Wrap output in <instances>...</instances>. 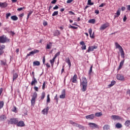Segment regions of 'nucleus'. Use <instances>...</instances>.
I'll use <instances>...</instances> for the list:
<instances>
[{"label": "nucleus", "mask_w": 130, "mask_h": 130, "mask_svg": "<svg viewBox=\"0 0 130 130\" xmlns=\"http://www.w3.org/2000/svg\"><path fill=\"white\" fill-rule=\"evenodd\" d=\"M5 105V103L3 101H0V110L4 107V105Z\"/></svg>", "instance_id": "nucleus-34"}, {"label": "nucleus", "mask_w": 130, "mask_h": 130, "mask_svg": "<svg viewBox=\"0 0 130 130\" xmlns=\"http://www.w3.org/2000/svg\"><path fill=\"white\" fill-rule=\"evenodd\" d=\"M87 3L88 5H89V6H93V5H94V3H92L91 0H88Z\"/></svg>", "instance_id": "nucleus-46"}, {"label": "nucleus", "mask_w": 130, "mask_h": 130, "mask_svg": "<svg viewBox=\"0 0 130 130\" xmlns=\"http://www.w3.org/2000/svg\"><path fill=\"white\" fill-rule=\"evenodd\" d=\"M116 127H117V128H121V127H122V125L119 123H118L116 124Z\"/></svg>", "instance_id": "nucleus-38"}, {"label": "nucleus", "mask_w": 130, "mask_h": 130, "mask_svg": "<svg viewBox=\"0 0 130 130\" xmlns=\"http://www.w3.org/2000/svg\"><path fill=\"white\" fill-rule=\"evenodd\" d=\"M88 86V80L85 77H82L80 82V86L82 87L81 91L86 92L87 91V87Z\"/></svg>", "instance_id": "nucleus-1"}, {"label": "nucleus", "mask_w": 130, "mask_h": 130, "mask_svg": "<svg viewBox=\"0 0 130 130\" xmlns=\"http://www.w3.org/2000/svg\"><path fill=\"white\" fill-rule=\"evenodd\" d=\"M77 127H79V128H80V129H84V127L83 126H82L81 124H79L78 123L76 124V126Z\"/></svg>", "instance_id": "nucleus-28"}, {"label": "nucleus", "mask_w": 130, "mask_h": 130, "mask_svg": "<svg viewBox=\"0 0 130 130\" xmlns=\"http://www.w3.org/2000/svg\"><path fill=\"white\" fill-rule=\"evenodd\" d=\"M11 19L13 21H17V20H18V17L16 15H14L11 17Z\"/></svg>", "instance_id": "nucleus-29"}, {"label": "nucleus", "mask_w": 130, "mask_h": 130, "mask_svg": "<svg viewBox=\"0 0 130 130\" xmlns=\"http://www.w3.org/2000/svg\"><path fill=\"white\" fill-rule=\"evenodd\" d=\"M116 83V82H115V81H114V80L111 81V84H110L108 85L109 88H111V87H112L113 86H114V85H115Z\"/></svg>", "instance_id": "nucleus-24"}, {"label": "nucleus", "mask_w": 130, "mask_h": 130, "mask_svg": "<svg viewBox=\"0 0 130 130\" xmlns=\"http://www.w3.org/2000/svg\"><path fill=\"white\" fill-rule=\"evenodd\" d=\"M52 46V43L49 42V44H47V46L46 47V49H50Z\"/></svg>", "instance_id": "nucleus-22"}, {"label": "nucleus", "mask_w": 130, "mask_h": 130, "mask_svg": "<svg viewBox=\"0 0 130 130\" xmlns=\"http://www.w3.org/2000/svg\"><path fill=\"white\" fill-rule=\"evenodd\" d=\"M11 13H7L6 14V19H9V17H10V16H11Z\"/></svg>", "instance_id": "nucleus-52"}, {"label": "nucleus", "mask_w": 130, "mask_h": 130, "mask_svg": "<svg viewBox=\"0 0 130 130\" xmlns=\"http://www.w3.org/2000/svg\"><path fill=\"white\" fill-rule=\"evenodd\" d=\"M102 113L98 112L95 114V116H96L97 117H100V116H102Z\"/></svg>", "instance_id": "nucleus-37"}, {"label": "nucleus", "mask_w": 130, "mask_h": 130, "mask_svg": "<svg viewBox=\"0 0 130 130\" xmlns=\"http://www.w3.org/2000/svg\"><path fill=\"white\" fill-rule=\"evenodd\" d=\"M98 48V47L95 45L89 46L88 47L87 51V52H90V51H94V49H97Z\"/></svg>", "instance_id": "nucleus-6"}, {"label": "nucleus", "mask_w": 130, "mask_h": 130, "mask_svg": "<svg viewBox=\"0 0 130 130\" xmlns=\"http://www.w3.org/2000/svg\"><path fill=\"white\" fill-rule=\"evenodd\" d=\"M25 9V7H23V8H18L17 9V11L18 12H21V11H22L23 9Z\"/></svg>", "instance_id": "nucleus-53"}, {"label": "nucleus", "mask_w": 130, "mask_h": 130, "mask_svg": "<svg viewBox=\"0 0 130 130\" xmlns=\"http://www.w3.org/2000/svg\"><path fill=\"white\" fill-rule=\"evenodd\" d=\"M111 118L113 119V120H119L121 119V118L118 115H112Z\"/></svg>", "instance_id": "nucleus-14"}, {"label": "nucleus", "mask_w": 130, "mask_h": 130, "mask_svg": "<svg viewBox=\"0 0 130 130\" xmlns=\"http://www.w3.org/2000/svg\"><path fill=\"white\" fill-rule=\"evenodd\" d=\"M58 15V11H55L53 13L52 16V17H54L55 16H57Z\"/></svg>", "instance_id": "nucleus-43"}, {"label": "nucleus", "mask_w": 130, "mask_h": 130, "mask_svg": "<svg viewBox=\"0 0 130 130\" xmlns=\"http://www.w3.org/2000/svg\"><path fill=\"white\" fill-rule=\"evenodd\" d=\"M70 123H71V124H72V125H74V126H76V125H77V123L73 121L72 120L70 121Z\"/></svg>", "instance_id": "nucleus-44"}, {"label": "nucleus", "mask_w": 130, "mask_h": 130, "mask_svg": "<svg viewBox=\"0 0 130 130\" xmlns=\"http://www.w3.org/2000/svg\"><path fill=\"white\" fill-rule=\"evenodd\" d=\"M88 125L90 128H99V126L95 123L89 122Z\"/></svg>", "instance_id": "nucleus-5"}, {"label": "nucleus", "mask_w": 130, "mask_h": 130, "mask_svg": "<svg viewBox=\"0 0 130 130\" xmlns=\"http://www.w3.org/2000/svg\"><path fill=\"white\" fill-rule=\"evenodd\" d=\"M9 41H10V40L5 35L0 36V43H6L9 42Z\"/></svg>", "instance_id": "nucleus-2"}, {"label": "nucleus", "mask_w": 130, "mask_h": 130, "mask_svg": "<svg viewBox=\"0 0 130 130\" xmlns=\"http://www.w3.org/2000/svg\"><path fill=\"white\" fill-rule=\"evenodd\" d=\"M116 78L119 81H123L124 80V77L120 74L117 75Z\"/></svg>", "instance_id": "nucleus-15"}, {"label": "nucleus", "mask_w": 130, "mask_h": 130, "mask_svg": "<svg viewBox=\"0 0 130 130\" xmlns=\"http://www.w3.org/2000/svg\"><path fill=\"white\" fill-rule=\"evenodd\" d=\"M60 99H64L66 98V89H63L61 91V94L59 95Z\"/></svg>", "instance_id": "nucleus-11"}, {"label": "nucleus", "mask_w": 130, "mask_h": 130, "mask_svg": "<svg viewBox=\"0 0 130 130\" xmlns=\"http://www.w3.org/2000/svg\"><path fill=\"white\" fill-rule=\"evenodd\" d=\"M34 89L35 91H36V92H38L39 88L37 87V86H36V85H35Z\"/></svg>", "instance_id": "nucleus-51"}, {"label": "nucleus", "mask_w": 130, "mask_h": 130, "mask_svg": "<svg viewBox=\"0 0 130 130\" xmlns=\"http://www.w3.org/2000/svg\"><path fill=\"white\" fill-rule=\"evenodd\" d=\"M66 62L68 64V65L69 66V68H71V66H72V63H71V60H70V58H68L67 60H66Z\"/></svg>", "instance_id": "nucleus-36"}, {"label": "nucleus", "mask_w": 130, "mask_h": 130, "mask_svg": "<svg viewBox=\"0 0 130 130\" xmlns=\"http://www.w3.org/2000/svg\"><path fill=\"white\" fill-rule=\"evenodd\" d=\"M12 111H13V112H17V107H16V106H14L13 108L12 109Z\"/></svg>", "instance_id": "nucleus-48"}, {"label": "nucleus", "mask_w": 130, "mask_h": 130, "mask_svg": "<svg viewBox=\"0 0 130 130\" xmlns=\"http://www.w3.org/2000/svg\"><path fill=\"white\" fill-rule=\"evenodd\" d=\"M107 27H109V23H105L101 25L100 28V30H105V29L107 28Z\"/></svg>", "instance_id": "nucleus-8"}, {"label": "nucleus", "mask_w": 130, "mask_h": 130, "mask_svg": "<svg viewBox=\"0 0 130 130\" xmlns=\"http://www.w3.org/2000/svg\"><path fill=\"white\" fill-rule=\"evenodd\" d=\"M58 35H60V32H59V30H56L54 32V36H58Z\"/></svg>", "instance_id": "nucleus-27"}, {"label": "nucleus", "mask_w": 130, "mask_h": 130, "mask_svg": "<svg viewBox=\"0 0 130 130\" xmlns=\"http://www.w3.org/2000/svg\"><path fill=\"white\" fill-rule=\"evenodd\" d=\"M46 66L48 68V69H49V68H50V64H49V63H47Z\"/></svg>", "instance_id": "nucleus-63"}, {"label": "nucleus", "mask_w": 130, "mask_h": 130, "mask_svg": "<svg viewBox=\"0 0 130 130\" xmlns=\"http://www.w3.org/2000/svg\"><path fill=\"white\" fill-rule=\"evenodd\" d=\"M38 52H39V50H34V51L30 52L28 54H27V56H30V55H34L35 53H38Z\"/></svg>", "instance_id": "nucleus-12"}, {"label": "nucleus", "mask_w": 130, "mask_h": 130, "mask_svg": "<svg viewBox=\"0 0 130 130\" xmlns=\"http://www.w3.org/2000/svg\"><path fill=\"white\" fill-rule=\"evenodd\" d=\"M121 53V56L123 58H124V51H123V49L119 51Z\"/></svg>", "instance_id": "nucleus-31"}, {"label": "nucleus", "mask_w": 130, "mask_h": 130, "mask_svg": "<svg viewBox=\"0 0 130 130\" xmlns=\"http://www.w3.org/2000/svg\"><path fill=\"white\" fill-rule=\"evenodd\" d=\"M43 24L44 26H47V21H44Z\"/></svg>", "instance_id": "nucleus-62"}, {"label": "nucleus", "mask_w": 130, "mask_h": 130, "mask_svg": "<svg viewBox=\"0 0 130 130\" xmlns=\"http://www.w3.org/2000/svg\"><path fill=\"white\" fill-rule=\"evenodd\" d=\"M8 7V3L7 2H0V8H7Z\"/></svg>", "instance_id": "nucleus-17"}, {"label": "nucleus", "mask_w": 130, "mask_h": 130, "mask_svg": "<svg viewBox=\"0 0 130 130\" xmlns=\"http://www.w3.org/2000/svg\"><path fill=\"white\" fill-rule=\"evenodd\" d=\"M92 71H93V65H91L89 71L88 72V75H90L92 73Z\"/></svg>", "instance_id": "nucleus-40"}, {"label": "nucleus", "mask_w": 130, "mask_h": 130, "mask_svg": "<svg viewBox=\"0 0 130 130\" xmlns=\"http://www.w3.org/2000/svg\"><path fill=\"white\" fill-rule=\"evenodd\" d=\"M54 100L56 101V104H58V98H57V94H56L55 96Z\"/></svg>", "instance_id": "nucleus-47"}, {"label": "nucleus", "mask_w": 130, "mask_h": 130, "mask_svg": "<svg viewBox=\"0 0 130 130\" xmlns=\"http://www.w3.org/2000/svg\"><path fill=\"white\" fill-rule=\"evenodd\" d=\"M36 98H37V92H35L32 95V98L31 100V104L32 106H34V105H35Z\"/></svg>", "instance_id": "nucleus-3"}, {"label": "nucleus", "mask_w": 130, "mask_h": 130, "mask_svg": "<svg viewBox=\"0 0 130 130\" xmlns=\"http://www.w3.org/2000/svg\"><path fill=\"white\" fill-rule=\"evenodd\" d=\"M78 81V75L75 74L72 78V83H77Z\"/></svg>", "instance_id": "nucleus-18"}, {"label": "nucleus", "mask_w": 130, "mask_h": 130, "mask_svg": "<svg viewBox=\"0 0 130 130\" xmlns=\"http://www.w3.org/2000/svg\"><path fill=\"white\" fill-rule=\"evenodd\" d=\"M105 5H106L105 3H102V4H101V5H100L99 7L102 8V7H104V6H105Z\"/></svg>", "instance_id": "nucleus-58"}, {"label": "nucleus", "mask_w": 130, "mask_h": 130, "mask_svg": "<svg viewBox=\"0 0 130 130\" xmlns=\"http://www.w3.org/2000/svg\"><path fill=\"white\" fill-rule=\"evenodd\" d=\"M127 19V18H126V16L124 15V18L123 19V22H125V21H126Z\"/></svg>", "instance_id": "nucleus-57"}, {"label": "nucleus", "mask_w": 130, "mask_h": 130, "mask_svg": "<svg viewBox=\"0 0 130 130\" xmlns=\"http://www.w3.org/2000/svg\"><path fill=\"white\" fill-rule=\"evenodd\" d=\"M42 89L43 90H44L45 89V82H44L43 84Z\"/></svg>", "instance_id": "nucleus-56"}, {"label": "nucleus", "mask_w": 130, "mask_h": 130, "mask_svg": "<svg viewBox=\"0 0 130 130\" xmlns=\"http://www.w3.org/2000/svg\"><path fill=\"white\" fill-rule=\"evenodd\" d=\"M123 63H124V60H122L120 62V64H119V66L118 70H121V68H122V66H123Z\"/></svg>", "instance_id": "nucleus-26"}, {"label": "nucleus", "mask_w": 130, "mask_h": 130, "mask_svg": "<svg viewBox=\"0 0 130 130\" xmlns=\"http://www.w3.org/2000/svg\"><path fill=\"white\" fill-rule=\"evenodd\" d=\"M17 126L23 127L25 126V123H24V121H20L17 123Z\"/></svg>", "instance_id": "nucleus-19"}, {"label": "nucleus", "mask_w": 130, "mask_h": 130, "mask_svg": "<svg viewBox=\"0 0 130 130\" xmlns=\"http://www.w3.org/2000/svg\"><path fill=\"white\" fill-rule=\"evenodd\" d=\"M103 129L104 130H109V129H110V125H109V124H105L103 127Z\"/></svg>", "instance_id": "nucleus-21"}, {"label": "nucleus", "mask_w": 130, "mask_h": 130, "mask_svg": "<svg viewBox=\"0 0 130 130\" xmlns=\"http://www.w3.org/2000/svg\"><path fill=\"white\" fill-rule=\"evenodd\" d=\"M38 83V81H37V79L35 77H32V81L30 83L31 86H36V84Z\"/></svg>", "instance_id": "nucleus-9"}, {"label": "nucleus", "mask_w": 130, "mask_h": 130, "mask_svg": "<svg viewBox=\"0 0 130 130\" xmlns=\"http://www.w3.org/2000/svg\"><path fill=\"white\" fill-rule=\"evenodd\" d=\"M55 60V58H53L52 60H50V63L51 64V67L53 68V66L54 64V61Z\"/></svg>", "instance_id": "nucleus-30"}, {"label": "nucleus", "mask_w": 130, "mask_h": 130, "mask_svg": "<svg viewBox=\"0 0 130 130\" xmlns=\"http://www.w3.org/2000/svg\"><path fill=\"white\" fill-rule=\"evenodd\" d=\"M49 110V107H47L46 108L44 109L42 111V113L44 114V115H47V114H48V111Z\"/></svg>", "instance_id": "nucleus-10"}, {"label": "nucleus", "mask_w": 130, "mask_h": 130, "mask_svg": "<svg viewBox=\"0 0 130 130\" xmlns=\"http://www.w3.org/2000/svg\"><path fill=\"white\" fill-rule=\"evenodd\" d=\"M116 15L115 17H119V16H120V10H118L116 13Z\"/></svg>", "instance_id": "nucleus-42"}, {"label": "nucleus", "mask_w": 130, "mask_h": 130, "mask_svg": "<svg viewBox=\"0 0 130 130\" xmlns=\"http://www.w3.org/2000/svg\"><path fill=\"white\" fill-rule=\"evenodd\" d=\"M74 2V0H68L67 1V4H71V3H73Z\"/></svg>", "instance_id": "nucleus-55"}, {"label": "nucleus", "mask_w": 130, "mask_h": 130, "mask_svg": "<svg viewBox=\"0 0 130 130\" xmlns=\"http://www.w3.org/2000/svg\"><path fill=\"white\" fill-rule=\"evenodd\" d=\"M17 78H18V74L14 73L13 74V82L15 81V80H17Z\"/></svg>", "instance_id": "nucleus-32"}, {"label": "nucleus", "mask_w": 130, "mask_h": 130, "mask_svg": "<svg viewBox=\"0 0 130 130\" xmlns=\"http://www.w3.org/2000/svg\"><path fill=\"white\" fill-rule=\"evenodd\" d=\"M34 67L40 66V62L39 61H35L33 62Z\"/></svg>", "instance_id": "nucleus-23"}, {"label": "nucleus", "mask_w": 130, "mask_h": 130, "mask_svg": "<svg viewBox=\"0 0 130 130\" xmlns=\"http://www.w3.org/2000/svg\"><path fill=\"white\" fill-rule=\"evenodd\" d=\"M58 9V6L56 5L54 7H53V10H57Z\"/></svg>", "instance_id": "nucleus-61"}, {"label": "nucleus", "mask_w": 130, "mask_h": 130, "mask_svg": "<svg viewBox=\"0 0 130 130\" xmlns=\"http://www.w3.org/2000/svg\"><path fill=\"white\" fill-rule=\"evenodd\" d=\"M56 2H57V1H56V0H53L51 2V4H56Z\"/></svg>", "instance_id": "nucleus-59"}, {"label": "nucleus", "mask_w": 130, "mask_h": 130, "mask_svg": "<svg viewBox=\"0 0 130 130\" xmlns=\"http://www.w3.org/2000/svg\"><path fill=\"white\" fill-rule=\"evenodd\" d=\"M92 28H89L88 29V33L90 35V38L94 39V38H95V36H94V32H93L92 34Z\"/></svg>", "instance_id": "nucleus-16"}, {"label": "nucleus", "mask_w": 130, "mask_h": 130, "mask_svg": "<svg viewBox=\"0 0 130 130\" xmlns=\"http://www.w3.org/2000/svg\"><path fill=\"white\" fill-rule=\"evenodd\" d=\"M85 118L86 119L93 120V118H95V115H94V114L88 115L86 116Z\"/></svg>", "instance_id": "nucleus-13"}, {"label": "nucleus", "mask_w": 130, "mask_h": 130, "mask_svg": "<svg viewBox=\"0 0 130 130\" xmlns=\"http://www.w3.org/2000/svg\"><path fill=\"white\" fill-rule=\"evenodd\" d=\"M45 98V93L44 92H43L41 94V100H43Z\"/></svg>", "instance_id": "nucleus-41"}, {"label": "nucleus", "mask_w": 130, "mask_h": 130, "mask_svg": "<svg viewBox=\"0 0 130 130\" xmlns=\"http://www.w3.org/2000/svg\"><path fill=\"white\" fill-rule=\"evenodd\" d=\"M62 68H63L61 70V75H62V74L64 73V68H64V66H63Z\"/></svg>", "instance_id": "nucleus-54"}, {"label": "nucleus", "mask_w": 130, "mask_h": 130, "mask_svg": "<svg viewBox=\"0 0 130 130\" xmlns=\"http://www.w3.org/2000/svg\"><path fill=\"white\" fill-rule=\"evenodd\" d=\"M18 121H19V120L17 118H13L10 119V121H9V123L10 124H17V123H18Z\"/></svg>", "instance_id": "nucleus-4"}, {"label": "nucleus", "mask_w": 130, "mask_h": 130, "mask_svg": "<svg viewBox=\"0 0 130 130\" xmlns=\"http://www.w3.org/2000/svg\"><path fill=\"white\" fill-rule=\"evenodd\" d=\"M32 13H33V12L32 11H30L28 14H27V20H28V19H29L30 15H32Z\"/></svg>", "instance_id": "nucleus-50"}, {"label": "nucleus", "mask_w": 130, "mask_h": 130, "mask_svg": "<svg viewBox=\"0 0 130 130\" xmlns=\"http://www.w3.org/2000/svg\"><path fill=\"white\" fill-rule=\"evenodd\" d=\"M5 119H7V117H6V116L2 115L0 116V121H4Z\"/></svg>", "instance_id": "nucleus-25"}, {"label": "nucleus", "mask_w": 130, "mask_h": 130, "mask_svg": "<svg viewBox=\"0 0 130 130\" xmlns=\"http://www.w3.org/2000/svg\"><path fill=\"white\" fill-rule=\"evenodd\" d=\"M127 10L130 11V5L126 6Z\"/></svg>", "instance_id": "nucleus-64"}, {"label": "nucleus", "mask_w": 130, "mask_h": 130, "mask_svg": "<svg viewBox=\"0 0 130 130\" xmlns=\"http://www.w3.org/2000/svg\"><path fill=\"white\" fill-rule=\"evenodd\" d=\"M95 22H96V20L94 19H92L88 21L90 24H95Z\"/></svg>", "instance_id": "nucleus-33"}, {"label": "nucleus", "mask_w": 130, "mask_h": 130, "mask_svg": "<svg viewBox=\"0 0 130 130\" xmlns=\"http://www.w3.org/2000/svg\"><path fill=\"white\" fill-rule=\"evenodd\" d=\"M60 54V52H58L57 53H56V54H55L54 57V58H55H55H56V57L59 56Z\"/></svg>", "instance_id": "nucleus-49"}, {"label": "nucleus", "mask_w": 130, "mask_h": 130, "mask_svg": "<svg viewBox=\"0 0 130 130\" xmlns=\"http://www.w3.org/2000/svg\"><path fill=\"white\" fill-rule=\"evenodd\" d=\"M80 45H81V48L82 50H86L87 49V46L85 44V42L81 41L80 42Z\"/></svg>", "instance_id": "nucleus-7"}, {"label": "nucleus", "mask_w": 130, "mask_h": 130, "mask_svg": "<svg viewBox=\"0 0 130 130\" xmlns=\"http://www.w3.org/2000/svg\"><path fill=\"white\" fill-rule=\"evenodd\" d=\"M95 14H96V15H98L99 14V10H96L94 11Z\"/></svg>", "instance_id": "nucleus-60"}, {"label": "nucleus", "mask_w": 130, "mask_h": 130, "mask_svg": "<svg viewBox=\"0 0 130 130\" xmlns=\"http://www.w3.org/2000/svg\"><path fill=\"white\" fill-rule=\"evenodd\" d=\"M115 45L116 48L119 49V51L123 49L122 47H121V46H120V45H119L118 43L116 42L115 43Z\"/></svg>", "instance_id": "nucleus-20"}, {"label": "nucleus", "mask_w": 130, "mask_h": 130, "mask_svg": "<svg viewBox=\"0 0 130 130\" xmlns=\"http://www.w3.org/2000/svg\"><path fill=\"white\" fill-rule=\"evenodd\" d=\"M6 48V46L5 45H0V50H4Z\"/></svg>", "instance_id": "nucleus-45"}, {"label": "nucleus", "mask_w": 130, "mask_h": 130, "mask_svg": "<svg viewBox=\"0 0 130 130\" xmlns=\"http://www.w3.org/2000/svg\"><path fill=\"white\" fill-rule=\"evenodd\" d=\"M125 125L126 126H127V127L129 126V125H130V120H127L125 121Z\"/></svg>", "instance_id": "nucleus-35"}, {"label": "nucleus", "mask_w": 130, "mask_h": 130, "mask_svg": "<svg viewBox=\"0 0 130 130\" xmlns=\"http://www.w3.org/2000/svg\"><path fill=\"white\" fill-rule=\"evenodd\" d=\"M47 103H50V95L48 94L47 96Z\"/></svg>", "instance_id": "nucleus-39"}]
</instances>
